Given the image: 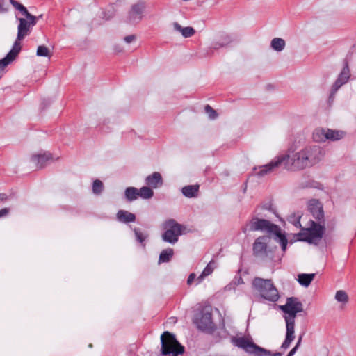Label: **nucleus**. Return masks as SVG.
Listing matches in <instances>:
<instances>
[{
	"label": "nucleus",
	"mask_w": 356,
	"mask_h": 356,
	"mask_svg": "<svg viewBox=\"0 0 356 356\" xmlns=\"http://www.w3.org/2000/svg\"><path fill=\"white\" fill-rule=\"evenodd\" d=\"M290 157L286 163V169L290 171H300L314 167L324 159L325 151L318 145H307L296 152H290Z\"/></svg>",
	"instance_id": "f257e3e1"
},
{
	"label": "nucleus",
	"mask_w": 356,
	"mask_h": 356,
	"mask_svg": "<svg viewBox=\"0 0 356 356\" xmlns=\"http://www.w3.org/2000/svg\"><path fill=\"white\" fill-rule=\"evenodd\" d=\"M280 308L284 313L286 321V337L281 348L287 349L295 339V318L298 313L303 310L302 304L297 298H289L284 305Z\"/></svg>",
	"instance_id": "f03ea898"
},
{
	"label": "nucleus",
	"mask_w": 356,
	"mask_h": 356,
	"mask_svg": "<svg viewBox=\"0 0 356 356\" xmlns=\"http://www.w3.org/2000/svg\"><path fill=\"white\" fill-rule=\"evenodd\" d=\"M24 17L26 18H18L19 24L17 27V36L12 49L5 58L0 60V70H1L16 58L21 50L20 40L29 34L31 28L37 22L38 17L31 14Z\"/></svg>",
	"instance_id": "7ed1b4c3"
},
{
	"label": "nucleus",
	"mask_w": 356,
	"mask_h": 356,
	"mask_svg": "<svg viewBox=\"0 0 356 356\" xmlns=\"http://www.w3.org/2000/svg\"><path fill=\"white\" fill-rule=\"evenodd\" d=\"M252 285L253 290L264 300L273 302L278 300L280 294L272 280L255 277Z\"/></svg>",
	"instance_id": "20e7f679"
},
{
	"label": "nucleus",
	"mask_w": 356,
	"mask_h": 356,
	"mask_svg": "<svg viewBox=\"0 0 356 356\" xmlns=\"http://www.w3.org/2000/svg\"><path fill=\"white\" fill-rule=\"evenodd\" d=\"M232 342L235 346L244 350L252 356H282L280 353L271 355V352L255 344L249 337H232Z\"/></svg>",
	"instance_id": "39448f33"
},
{
	"label": "nucleus",
	"mask_w": 356,
	"mask_h": 356,
	"mask_svg": "<svg viewBox=\"0 0 356 356\" xmlns=\"http://www.w3.org/2000/svg\"><path fill=\"white\" fill-rule=\"evenodd\" d=\"M324 230V227L320 223L311 220L310 225L308 227L302 228L301 231L294 236L295 241L318 244L323 237Z\"/></svg>",
	"instance_id": "423d86ee"
},
{
	"label": "nucleus",
	"mask_w": 356,
	"mask_h": 356,
	"mask_svg": "<svg viewBox=\"0 0 356 356\" xmlns=\"http://www.w3.org/2000/svg\"><path fill=\"white\" fill-rule=\"evenodd\" d=\"M165 232L162 234V240L170 244H175L179 237L185 234L186 227L178 223L174 219H168L163 223Z\"/></svg>",
	"instance_id": "0eeeda50"
},
{
	"label": "nucleus",
	"mask_w": 356,
	"mask_h": 356,
	"mask_svg": "<svg viewBox=\"0 0 356 356\" xmlns=\"http://www.w3.org/2000/svg\"><path fill=\"white\" fill-rule=\"evenodd\" d=\"M161 353L164 356H177L184 353V347L169 332H165L161 336Z\"/></svg>",
	"instance_id": "6e6552de"
},
{
	"label": "nucleus",
	"mask_w": 356,
	"mask_h": 356,
	"mask_svg": "<svg viewBox=\"0 0 356 356\" xmlns=\"http://www.w3.org/2000/svg\"><path fill=\"white\" fill-rule=\"evenodd\" d=\"M289 157V154H282L277 155L269 163L255 167L254 168L255 175L259 177H265L274 172L280 165H284L286 169V163H287V159Z\"/></svg>",
	"instance_id": "1a4fd4ad"
},
{
	"label": "nucleus",
	"mask_w": 356,
	"mask_h": 356,
	"mask_svg": "<svg viewBox=\"0 0 356 356\" xmlns=\"http://www.w3.org/2000/svg\"><path fill=\"white\" fill-rule=\"evenodd\" d=\"M273 229L277 230V225L267 220L257 218H253L242 228V231L245 234L253 231H261L270 234Z\"/></svg>",
	"instance_id": "9d476101"
},
{
	"label": "nucleus",
	"mask_w": 356,
	"mask_h": 356,
	"mask_svg": "<svg viewBox=\"0 0 356 356\" xmlns=\"http://www.w3.org/2000/svg\"><path fill=\"white\" fill-rule=\"evenodd\" d=\"M145 8V3L143 1L134 3L128 13V22L132 24H138L143 19Z\"/></svg>",
	"instance_id": "9b49d317"
},
{
	"label": "nucleus",
	"mask_w": 356,
	"mask_h": 356,
	"mask_svg": "<svg viewBox=\"0 0 356 356\" xmlns=\"http://www.w3.org/2000/svg\"><path fill=\"white\" fill-rule=\"evenodd\" d=\"M195 323L197 327L202 330H210L213 328L211 312L209 308H204L197 315Z\"/></svg>",
	"instance_id": "f8f14e48"
},
{
	"label": "nucleus",
	"mask_w": 356,
	"mask_h": 356,
	"mask_svg": "<svg viewBox=\"0 0 356 356\" xmlns=\"http://www.w3.org/2000/svg\"><path fill=\"white\" fill-rule=\"evenodd\" d=\"M268 238L266 236L259 237L253 245V251L257 257L262 259L272 258V255L267 250Z\"/></svg>",
	"instance_id": "ddd939ff"
},
{
	"label": "nucleus",
	"mask_w": 356,
	"mask_h": 356,
	"mask_svg": "<svg viewBox=\"0 0 356 356\" xmlns=\"http://www.w3.org/2000/svg\"><path fill=\"white\" fill-rule=\"evenodd\" d=\"M350 76V72L348 64L346 63L342 68L337 80L334 83L331 88L330 97H334L337 90L344 84H346Z\"/></svg>",
	"instance_id": "4468645a"
},
{
	"label": "nucleus",
	"mask_w": 356,
	"mask_h": 356,
	"mask_svg": "<svg viewBox=\"0 0 356 356\" xmlns=\"http://www.w3.org/2000/svg\"><path fill=\"white\" fill-rule=\"evenodd\" d=\"M308 209L316 220H323L324 212L323 206L318 200H311L308 203Z\"/></svg>",
	"instance_id": "2eb2a0df"
},
{
	"label": "nucleus",
	"mask_w": 356,
	"mask_h": 356,
	"mask_svg": "<svg viewBox=\"0 0 356 356\" xmlns=\"http://www.w3.org/2000/svg\"><path fill=\"white\" fill-rule=\"evenodd\" d=\"M233 40L231 35L222 33L218 35L216 40L213 42L211 48L213 49H218L225 47L229 44Z\"/></svg>",
	"instance_id": "dca6fc26"
},
{
	"label": "nucleus",
	"mask_w": 356,
	"mask_h": 356,
	"mask_svg": "<svg viewBox=\"0 0 356 356\" xmlns=\"http://www.w3.org/2000/svg\"><path fill=\"white\" fill-rule=\"evenodd\" d=\"M270 234L273 235V239L277 243H280L282 251L285 252L286 250L288 239L286 238L285 234L282 232L281 228L277 225V229H273Z\"/></svg>",
	"instance_id": "f3484780"
},
{
	"label": "nucleus",
	"mask_w": 356,
	"mask_h": 356,
	"mask_svg": "<svg viewBox=\"0 0 356 356\" xmlns=\"http://www.w3.org/2000/svg\"><path fill=\"white\" fill-rule=\"evenodd\" d=\"M173 30L175 32L180 33L184 38H188L193 36L195 33V30L191 26L184 27L178 22L172 24Z\"/></svg>",
	"instance_id": "a211bd4d"
},
{
	"label": "nucleus",
	"mask_w": 356,
	"mask_h": 356,
	"mask_svg": "<svg viewBox=\"0 0 356 356\" xmlns=\"http://www.w3.org/2000/svg\"><path fill=\"white\" fill-rule=\"evenodd\" d=\"M145 183L151 188H157L163 184L162 177L159 172H155L146 177Z\"/></svg>",
	"instance_id": "6ab92c4d"
},
{
	"label": "nucleus",
	"mask_w": 356,
	"mask_h": 356,
	"mask_svg": "<svg viewBox=\"0 0 356 356\" xmlns=\"http://www.w3.org/2000/svg\"><path fill=\"white\" fill-rule=\"evenodd\" d=\"M51 159V155L50 153H44L42 154L33 155L31 157V161L37 168H42Z\"/></svg>",
	"instance_id": "aec40b11"
},
{
	"label": "nucleus",
	"mask_w": 356,
	"mask_h": 356,
	"mask_svg": "<svg viewBox=\"0 0 356 356\" xmlns=\"http://www.w3.org/2000/svg\"><path fill=\"white\" fill-rule=\"evenodd\" d=\"M327 129L318 127L312 133V139L314 142L322 143L327 141Z\"/></svg>",
	"instance_id": "412c9836"
},
{
	"label": "nucleus",
	"mask_w": 356,
	"mask_h": 356,
	"mask_svg": "<svg viewBox=\"0 0 356 356\" xmlns=\"http://www.w3.org/2000/svg\"><path fill=\"white\" fill-rule=\"evenodd\" d=\"M346 136V132L342 130L327 129V141H338Z\"/></svg>",
	"instance_id": "4be33fe9"
},
{
	"label": "nucleus",
	"mask_w": 356,
	"mask_h": 356,
	"mask_svg": "<svg viewBox=\"0 0 356 356\" xmlns=\"http://www.w3.org/2000/svg\"><path fill=\"white\" fill-rule=\"evenodd\" d=\"M117 219L121 222L127 223L134 222L136 220V216L127 211L120 210L117 213Z\"/></svg>",
	"instance_id": "5701e85b"
},
{
	"label": "nucleus",
	"mask_w": 356,
	"mask_h": 356,
	"mask_svg": "<svg viewBox=\"0 0 356 356\" xmlns=\"http://www.w3.org/2000/svg\"><path fill=\"white\" fill-rule=\"evenodd\" d=\"M216 268V262L213 260L211 261L204 268L202 273L197 277V284L201 283L206 277L211 275Z\"/></svg>",
	"instance_id": "b1692460"
},
{
	"label": "nucleus",
	"mask_w": 356,
	"mask_h": 356,
	"mask_svg": "<svg viewBox=\"0 0 356 356\" xmlns=\"http://www.w3.org/2000/svg\"><path fill=\"white\" fill-rule=\"evenodd\" d=\"M335 300L340 304V307L343 308L349 302V296L344 290H338L334 296Z\"/></svg>",
	"instance_id": "393cba45"
},
{
	"label": "nucleus",
	"mask_w": 356,
	"mask_h": 356,
	"mask_svg": "<svg viewBox=\"0 0 356 356\" xmlns=\"http://www.w3.org/2000/svg\"><path fill=\"white\" fill-rule=\"evenodd\" d=\"M198 190V185H188L183 187L181 192L185 197L191 198L197 195Z\"/></svg>",
	"instance_id": "a878e982"
},
{
	"label": "nucleus",
	"mask_w": 356,
	"mask_h": 356,
	"mask_svg": "<svg viewBox=\"0 0 356 356\" xmlns=\"http://www.w3.org/2000/svg\"><path fill=\"white\" fill-rule=\"evenodd\" d=\"M314 277V273H302L298 275V281L300 285L305 287H307L309 286V284H311Z\"/></svg>",
	"instance_id": "bb28decb"
},
{
	"label": "nucleus",
	"mask_w": 356,
	"mask_h": 356,
	"mask_svg": "<svg viewBox=\"0 0 356 356\" xmlns=\"http://www.w3.org/2000/svg\"><path fill=\"white\" fill-rule=\"evenodd\" d=\"M302 215V213L300 211L292 212L287 216V220L296 227H301L300 218Z\"/></svg>",
	"instance_id": "cd10ccee"
},
{
	"label": "nucleus",
	"mask_w": 356,
	"mask_h": 356,
	"mask_svg": "<svg viewBox=\"0 0 356 356\" xmlns=\"http://www.w3.org/2000/svg\"><path fill=\"white\" fill-rule=\"evenodd\" d=\"M286 42L284 39L275 38L270 42V47L275 51L280 52L285 48Z\"/></svg>",
	"instance_id": "c85d7f7f"
},
{
	"label": "nucleus",
	"mask_w": 356,
	"mask_h": 356,
	"mask_svg": "<svg viewBox=\"0 0 356 356\" xmlns=\"http://www.w3.org/2000/svg\"><path fill=\"white\" fill-rule=\"evenodd\" d=\"M124 196L127 201H134L139 197L138 189L132 186L127 187L124 191Z\"/></svg>",
	"instance_id": "c756f323"
},
{
	"label": "nucleus",
	"mask_w": 356,
	"mask_h": 356,
	"mask_svg": "<svg viewBox=\"0 0 356 356\" xmlns=\"http://www.w3.org/2000/svg\"><path fill=\"white\" fill-rule=\"evenodd\" d=\"M173 254L174 251L172 248H169L163 250L159 255V263L161 264L170 261Z\"/></svg>",
	"instance_id": "7c9ffc66"
},
{
	"label": "nucleus",
	"mask_w": 356,
	"mask_h": 356,
	"mask_svg": "<svg viewBox=\"0 0 356 356\" xmlns=\"http://www.w3.org/2000/svg\"><path fill=\"white\" fill-rule=\"evenodd\" d=\"M153 195L154 191L149 186H143L138 189V196L142 199H150L153 197Z\"/></svg>",
	"instance_id": "2f4dec72"
},
{
	"label": "nucleus",
	"mask_w": 356,
	"mask_h": 356,
	"mask_svg": "<svg viewBox=\"0 0 356 356\" xmlns=\"http://www.w3.org/2000/svg\"><path fill=\"white\" fill-rule=\"evenodd\" d=\"M103 190H104L103 183L99 179L95 180L92 184V193L95 195H99L102 193Z\"/></svg>",
	"instance_id": "473e14b6"
},
{
	"label": "nucleus",
	"mask_w": 356,
	"mask_h": 356,
	"mask_svg": "<svg viewBox=\"0 0 356 356\" xmlns=\"http://www.w3.org/2000/svg\"><path fill=\"white\" fill-rule=\"evenodd\" d=\"M36 54L38 56H44V57H50L51 56V52H50L49 49L44 45L38 46V47L37 49Z\"/></svg>",
	"instance_id": "72a5a7b5"
},
{
	"label": "nucleus",
	"mask_w": 356,
	"mask_h": 356,
	"mask_svg": "<svg viewBox=\"0 0 356 356\" xmlns=\"http://www.w3.org/2000/svg\"><path fill=\"white\" fill-rule=\"evenodd\" d=\"M134 231L135 233L136 240L140 243H143L148 236V234L147 233L142 232L137 228H135Z\"/></svg>",
	"instance_id": "f704fd0d"
},
{
	"label": "nucleus",
	"mask_w": 356,
	"mask_h": 356,
	"mask_svg": "<svg viewBox=\"0 0 356 356\" xmlns=\"http://www.w3.org/2000/svg\"><path fill=\"white\" fill-rule=\"evenodd\" d=\"M204 111L210 119L213 120L217 117L216 111L213 110L209 105H207L204 107Z\"/></svg>",
	"instance_id": "c9c22d12"
},
{
	"label": "nucleus",
	"mask_w": 356,
	"mask_h": 356,
	"mask_svg": "<svg viewBox=\"0 0 356 356\" xmlns=\"http://www.w3.org/2000/svg\"><path fill=\"white\" fill-rule=\"evenodd\" d=\"M17 10H18L23 16L30 15V13L27 10L26 8L24 7L21 3H20L19 6H17Z\"/></svg>",
	"instance_id": "e433bc0d"
},
{
	"label": "nucleus",
	"mask_w": 356,
	"mask_h": 356,
	"mask_svg": "<svg viewBox=\"0 0 356 356\" xmlns=\"http://www.w3.org/2000/svg\"><path fill=\"white\" fill-rule=\"evenodd\" d=\"M135 40H136V35H127L124 38V41L126 43H127V44H130V43L133 42Z\"/></svg>",
	"instance_id": "4c0bfd02"
},
{
	"label": "nucleus",
	"mask_w": 356,
	"mask_h": 356,
	"mask_svg": "<svg viewBox=\"0 0 356 356\" xmlns=\"http://www.w3.org/2000/svg\"><path fill=\"white\" fill-rule=\"evenodd\" d=\"M195 279L197 280L196 275L194 273H191L188 277L187 284L189 285L191 284Z\"/></svg>",
	"instance_id": "58836bf2"
},
{
	"label": "nucleus",
	"mask_w": 356,
	"mask_h": 356,
	"mask_svg": "<svg viewBox=\"0 0 356 356\" xmlns=\"http://www.w3.org/2000/svg\"><path fill=\"white\" fill-rule=\"evenodd\" d=\"M9 212V209L8 208H3L0 210V218L6 216Z\"/></svg>",
	"instance_id": "ea45409f"
},
{
	"label": "nucleus",
	"mask_w": 356,
	"mask_h": 356,
	"mask_svg": "<svg viewBox=\"0 0 356 356\" xmlns=\"http://www.w3.org/2000/svg\"><path fill=\"white\" fill-rule=\"evenodd\" d=\"M114 50L115 52L117 53H120V52H122L123 51V49L122 47H121L120 45H115L114 47Z\"/></svg>",
	"instance_id": "a19ab883"
},
{
	"label": "nucleus",
	"mask_w": 356,
	"mask_h": 356,
	"mask_svg": "<svg viewBox=\"0 0 356 356\" xmlns=\"http://www.w3.org/2000/svg\"><path fill=\"white\" fill-rule=\"evenodd\" d=\"M10 3L17 9V6H19L20 3L15 0H10Z\"/></svg>",
	"instance_id": "79ce46f5"
},
{
	"label": "nucleus",
	"mask_w": 356,
	"mask_h": 356,
	"mask_svg": "<svg viewBox=\"0 0 356 356\" xmlns=\"http://www.w3.org/2000/svg\"><path fill=\"white\" fill-rule=\"evenodd\" d=\"M8 199V196L6 193H0V201H5Z\"/></svg>",
	"instance_id": "37998d69"
},
{
	"label": "nucleus",
	"mask_w": 356,
	"mask_h": 356,
	"mask_svg": "<svg viewBox=\"0 0 356 356\" xmlns=\"http://www.w3.org/2000/svg\"><path fill=\"white\" fill-rule=\"evenodd\" d=\"M302 335H300V336L298 337V341H297V343H296V346L297 347H298V348H299V346H300V344H301V341H302Z\"/></svg>",
	"instance_id": "c03bdc74"
},
{
	"label": "nucleus",
	"mask_w": 356,
	"mask_h": 356,
	"mask_svg": "<svg viewBox=\"0 0 356 356\" xmlns=\"http://www.w3.org/2000/svg\"><path fill=\"white\" fill-rule=\"evenodd\" d=\"M298 347H297L296 346H294V347H293V348L290 350V352H289V353H290L291 355H293L296 353V351H297V350H298Z\"/></svg>",
	"instance_id": "a18cd8bd"
},
{
	"label": "nucleus",
	"mask_w": 356,
	"mask_h": 356,
	"mask_svg": "<svg viewBox=\"0 0 356 356\" xmlns=\"http://www.w3.org/2000/svg\"><path fill=\"white\" fill-rule=\"evenodd\" d=\"M287 356H293V355H291L290 353H289V354L287 355Z\"/></svg>",
	"instance_id": "49530a36"
}]
</instances>
